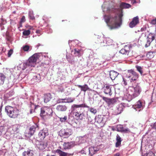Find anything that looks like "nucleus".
<instances>
[{"label":"nucleus","instance_id":"nucleus-1","mask_svg":"<svg viewBox=\"0 0 156 156\" xmlns=\"http://www.w3.org/2000/svg\"><path fill=\"white\" fill-rule=\"evenodd\" d=\"M123 16L122 12L118 16L114 17L105 15L104 19L107 25L111 30L119 27L122 23V17Z\"/></svg>","mask_w":156,"mask_h":156},{"label":"nucleus","instance_id":"nucleus-2","mask_svg":"<svg viewBox=\"0 0 156 156\" xmlns=\"http://www.w3.org/2000/svg\"><path fill=\"white\" fill-rule=\"evenodd\" d=\"M132 90L133 91V92L131 94H129L128 97L129 101L138 96L142 91L141 88L138 84H137L135 86L132 87Z\"/></svg>","mask_w":156,"mask_h":156},{"label":"nucleus","instance_id":"nucleus-3","mask_svg":"<svg viewBox=\"0 0 156 156\" xmlns=\"http://www.w3.org/2000/svg\"><path fill=\"white\" fill-rule=\"evenodd\" d=\"M5 111L8 115L11 118H15L19 115V111L17 109L9 106L5 107Z\"/></svg>","mask_w":156,"mask_h":156},{"label":"nucleus","instance_id":"nucleus-4","mask_svg":"<svg viewBox=\"0 0 156 156\" xmlns=\"http://www.w3.org/2000/svg\"><path fill=\"white\" fill-rule=\"evenodd\" d=\"M52 110L48 107H44L41 109L40 115L44 119L50 118L52 116Z\"/></svg>","mask_w":156,"mask_h":156},{"label":"nucleus","instance_id":"nucleus-5","mask_svg":"<svg viewBox=\"0 0 156 156\" xmlns=\"http://www.w3.org/2000/svg\"><path fill=\"white\" fill-rule=\"evenodd\" d=\"M81 108H89V107L85 103H83L80 105L73 104L71 106L72 111L73 112L76 116L77 113H80L81 110Z\"/></svg>","mask_w":156,"mask_h":156},{"label":"nucleus","instance_id":"nucleus-6","mask_svg":"<svg viewBox=\"0 0 156 156\" xmlns=\"http://www.w3.org/2000/svg\"><path fill=\"white\" fill-rule=\"evenodd\" d=\"M127 77L131 82H135L138 78V74L132 69L128 70Z\"/></svg>","mask_w":156,"mask_h":156},{"label":"nucleus","instance_id":"nucleus-7","mask_svg":"<svg viewBox=\"0 0 156 156\" xmlns=\"http://www.w3.org/2000/svg\"><path fill=\"white\" fill-rule=\"evenodd\" d=\"M39 53H35L29 58L27 62L29 66L31 67L35 66L36 61L39 58Z\"/></svg>","mask_w":156,"mask_h":156},{"label":"nucleus","instance_id":"nucleus-8","mask_svg":"<svg viewBox=\"0 0 156 156\" xmlns=\"http://www.w3.org/2000/svg\"><path fill=\"white\" fill-rule=\"evenodd\" d=\"M113 40L109 38H104L103 42H101V45L102 46H108V48L110 47H113V45L112 44Z\"/></svg>","mask_w":156,"mask_h":156},{"label":"nucleus","instance_id":"nucleus-9","mask_svg":"<svg viewBox=\"0 0 156 156\" xmlns=\"http://www.w3.org/2000/svg\"><path fill=\"white\" fill-rule=\"evenodd\" d=\"M72 129L69 128L62 129L59 132L60 136H63L65 138L68 137L72 134Z\"/></svg>","mask_w":156,"mask_h":156},{"label":"nucleus","instance_id":"nucleus-10","mask_svg":"<svg viewBox=\"0 0 156 156\" xmlns=\"http://www.w3.org/2000/svg\"><path fill=\"white\" fill-rule=\"evenodd\" d=\"M125 104L124 103H121L117 105L114 111V114L116 115L120 114L125 107Z\"/></svg>","mask_w":156,"mask_h":156},{"label":"nucleus","instance_id":"nucleus-11","mask_svg":"<svg viewBox=\"0 0 156 156\" xmlns=\"http://www.w3.org/2000/svg\"><path fill=\"white\" fill-rule=\"evenodd\" d=\"M112 85L105 84L103 87L104 93L106 94L111 96L112 94Z\"/></svg>","mask_w":156,"mask_h":156},{"label":"nucleus","instance_id":"nucleus-12","mask_svg":"<svg viewBox=\"0 0 156 156\" xmlns=\"http://www.w3.org/2000/svg\"><path fill=\"white\" fill-rule=\"evenodd\" d=\"M39 129V126L37 124H35L32 126L30 128L29 131L28 133V137L31 136L34 134L36 130H38Z\"/></svg>","mask_w":156,"mask_h":156},{"label":"nucleus","instance_id":"nucleus-13","mask_svg":"<svg viewBox=\"0 0 156 156\" xmlns=\"http://www.w3.org/2000/svg\"><path fill=\"white\" fill-rule=\"evenodd\" d=\"M48 134V129L47 128H44L40 131L38 133V136L41 140H42Z\"/></svg>","mask_w":156,"mask_h":156},{"label":"nucleus","instance_id":"nucleus-14","mask_svg":"<svg viewBox=\"0 0 156 156\" xmlns=\"http://www.w3.org/2000/svg\"><path fill=\"white\" fill-rule=\"evenodd\" d=\"M133 107L136 110V111L138 112L141 110L144 107V105L142 102L140 100L137 102Z\"/></svg>","mask_w":156,"mask_h":156},{"label":"nucleus","instance_id":"nucleus-15","mask_svg":"<svg viewBox=\"0 0 156 156\" xmlns=\"http://www.w3.org/2000/svg\"><path fill=\"white\" fill-rule=\"evenodd\" d=\"M155 38V35L150 33L147 38V42L145 44V47L147 48L150 46L151 43L154 40Z\"/></svg>","mask_w":156,"mask_h":156},{"label":"nucleus","instance_id":"nucleus-16","mask_svg":"<svg viewBox=\"0 0 156 156\" xmlns=\"http://www.w3.org/2000/svg\"><path fill=\"white\" fill-rule=\"evenodd\" d=\"M48 145L47 141H41L37 144V147L40 150H43L46 149Z\"/></svg>","mask_w":156,"mask_h":156},{"label":"nucleus","instance_id":"nucleus-17","mask_svg":"<svg viewBox=\"0 0 156 156\" xmlns=\"http://www.w3.org/2000/svg\"><path fill=\"white\" fill-rule=\"evenodd\" d=\"M75 145L74 141L64 142L63 144V148L65 150L70 149Z\"/></svg>","mask_w":156,"mask_h":156},{"label":"nucleus","instance_id":"nucleus-18","mask_svg":"<svg viewBox=\"0 0 156 156\" xmlns=\"http://www.w3.org/2000/svg\"><path fill=\"white\" fill-rule=\"evenodd\" d=\"M103 100L105 101L109 105L114 104L117 101V100L115 98H108L102 97Z\"/></svg>","mask_w":156,"mask_h":156},{"label":"nucleus","instance_id":"nucleus-19","mask_svg":"<svg viewBox=\"0 0 156 156\" xmlns=\"http://www.w3.org/2000/svg\"><path fill=\"white\" fill-rule=\"evenodd\" d=\"M56 152L58 154L59 156H70L73 155L74 153H69L62 151L59 149H57L56 151Z\"/></svg>","mask_w":156,"mask_h":156},{"label":"nucleus","instance_id":"nucleus-20","mask_svg":"<svg viewBox=\"0 0 156 156\" xmlns=\"http://www.w3.org/2000/svg\"><path fill=\"white\" fill-rule=\"evenodd\" d=\"M139 23V18L138 16L134 17L132 21L130 23L129 26L130 27L133 28Z\"/></svg>","mask_w":156,"mask_h":156},{"label":"nucleus","instance_id":"nucleus-21","mask_svg":"<svg viewBox=\"0 0 156 156\" xmlns=\"http://www.w3.org/2000/svg\"><path fill=\"white\" fill-rule=\"evenodd\" d=\"M95 122L99 124H101V127L104 126V123L102 122L103 121V118L101 115H98L96 116L95 118Z\"/></svg>","mask_w":156,"mask_h":156},{"label":"nucleus","instance_id":"nucleus-22","mask_svg":"<svg viewBox=\"0 0 156 156\" xmlns=\"http://www.w3.org/2000/svg\"><path fill=\"white\" fill-rule=\"evenodd\" d=\"M119 73L114 71H111L109 72V76L112 80H114L119 75Z\"/></svg>","mask_w":156,"mask_h":156},{"label":"nucleus","instance_id":"nucleus-23","mask_svg":"<svg viewBox=\"0 0 156 156\" xmlns=\"http://www.w3.org/2000/svg\"><path fill=\"white\" fill-rule=\"evenodd\" d=\"M78 87L80 88L81 91L85 92L87 90H90V89L88 87L87 84H84L83 85H77Z\"/></svg>","mask_w":156,"mask_h":156},{"label":"nucleus","instance_id":"nucleus-24","mask_svg":"<svg viewBox=\"0 0 156 156\" xmlns=\"http://www.w3.org/2000/svg\"><path fill=\"white\" fill-rule=\"evenodd\" d=\"M67 107L65 105L61 104L58 105L56 107V109L61 112H64L66 111Z\"/></svg>","mask_w":156,"mask_h":156},{"label":"nucleus","instance_id":"nucleus-25","mask_svg":"<svg viewBox=\"0 0 156 156\" xmlns=\"http://www.w3.org/2000/svg\"><path fill=\"white\" fill-rule=\"evenodd\" d=\"M51 94L48 93L44 94V103H47L51 99Z\"/></svg>","mask_w":156,"mask_h":156},{"label":"nucleus","instance_id":"nucleus-26","mask_svg":"<svg viewBox=\"0 0 156 156\" xmlns=\"http://www.w3.org/2000/svg\"><path fill=\"white\" fill-rule=\"evenodd\" d=\"M33 151L29 150L24 151L22 155L23 156H33Z\"/></svg>","mask_w":156,"mask_h":156},{"label":"nucleus","instance_id":"nucleus-27","mask_svg":"<svg viewBox=\"0 0 156 156\" xmlns=\"http://www.w3.org/2000/svg\"><path fill=\"white\" fill-rule=\"evenodd\" d=\"M75 116L79 119L80 120H82L83 119H84L86 117L84 113L82 112V113H81L80 112L79 113H77Z\"/></svg>","mask_w":156,"mask_h":156},{"label":"nucleus","instance_id":"nucleus-28","mask_svg":"<svg viewBox=\"0 0 156 156\" xmlns=\"http://www.w3.org/2000/svg\"><path fill=\"white\" fill-rule=\"evenodd\" d=\"M116 140L117 142L116 143V146L117 147L119 146L122 141L121 138L118 134H117L116 136Z\"/></svg>","mask_w":156,"mask_h":156},{"label":"nucleus","instance_id":"nucleus-29","mask_svg":"<svg viewBox=\"0 0 156 156\" xmlns=\"http://www.w3.org/2000/svg\"><path fill=\"white\" fill-rule=\"evenodd\" d=\"M30 113H32L34 111V110L36 109L37 107H39L38 105H35L33 103L30 102Z\"/></svg>","mask_w":156,"mask_h":156},{"label":"nucleus","instance_id":"nucleus-30","mask_svg":"<svg viewBox=\"0 0 156 156\" xmlns=\"http://www.w3.org/2000/svg\"><path fill=\"white\" fill-rule=\"evenodd\" d=\"M131 6L130 4L126 3H122L120 5L121 9L129 8L131 7Z\"/></svg>","mask_w":156,"mask_h":156},{"label":"nucleus","instance_id":"nucleus-31","mask_svg":"<svg viewBox=\"0 0 156 156\" xmlns=\"http://www.w3.org/2000/svg\"><path fill=\"white\" fill-rule=\"evenodd\" d=\"M88 137L85 135L83 136L80 137L79 138V141L81 143H84L88 141Z\"/></svg>","mask_w":156,"mask_h":156},{"label":"nucleus","instance_id":"nucleus-32","mask_svg":"<svg viewBox=\"0 0 156 156\" xmlns=\"http://www.w3.org/2000/svg\"><path fill=\"white\" fill-rule=\"evenodd\" d=\"M32 80L35 82H39L41 81V77L40 75L37 74V75L34 76Z\"/></svg>","mask_w":156,"mask_h":156},{"label":"nucleus","instance_id":"nucleus-33","mask_svg":"<svg viewBox=\"0 0 156 156\" xmlns=\"http://www.w3.org/2000/svg\"><path fill=\"white\" fill-rule=\"evenodd\" d=\"M127 47H125L124 48L122 49L119 51V52L122 54H128L129 51L127 49Z\"/></svg>","mask_w":156,"mask_h":156},{"label":"nucleus","instance_id":"nucleus-34","mask_svg":"<svg viewBox=\"0 0 156 156\" xmlns=\"http://www.w3.org/2000/svg\"><path fill=\"white\" fill-rule=\"evenodd\" d=\"M5 78V77L4 74H0V85L3 84Z\"/></svg>","mask_w":156,"mask_h":156},{"label":"nucleus","instance_id":"nucleus-35","mask_svg":"<svg viewBox=\"0 0 156 156\" xmlns=\"http://www.w3.org/2000/svg\"><path fill=\"white\" fill-rule=\"evenodd\" d=\"M67 60L71 64H73L74 63V59L73 57L69 56H66Z\"/></svg>","mask_w":156,"mask_h":156},{"label":"nucleus","instance_id":"nucleus-36","mask_svg":"<svg viewBox=\"0 0 156 156\" xmlns=\"http://www.w3.org/2000/svg\"><path fill=\"white\" fill-rule=\"evenodd\" d=\"M80 50L79 49H74V54L76 56H77L79 57L81 55L80 53Z\"/></svg>","mask_w":156,"mask_h":156},{"label":"nucleus","instance_id":"nucleus-37","mask_svg":"<svg viewBox=\"0 0 156 156\" xmlns=\"http://www.w3.org/2000/svg\"><path fill=\"white\" fill-rule=\"evenodd\" d=\"M94 149V147H92L88 148L89 154L91 156H92L94 154H95V150Z\"/></svg>","mask_w":156,"mask_h":156},{"label":"nucleus","instance_id":"nucleus-38","mask_svg":"<svg viewBox=\"0 0 156 156\" xmlns=\"http://www.w3.org/2000/svg\"><path fill=\"white\" fill-rule=\"evenodd\" d=\"M30 47L28 45H25L23 46L21 48V51H22L23 50L25 51H28L29 50H30Z\"/></svg>","mask_w":156,"mask_h":156},{"label":"nucleus","instance_id":"nucleus-39","mask_svg":"<svg viewBox=\"0 0 156 156\" xmlns=\"http://www.w3.org/2000/svg\"><path fill=\"white\" fill-rule=\"evenodd\" d=\"M32 27H30L29 30H24L23 33V34L25 36H28L30 33V31L29 29H31Z\"/></svg>","mask_w":156,"mask_h":156},{"label":"nucleus","instance_id":"nucleus-40","mask_svg":"<svg viewBox=\"0 0 156 156\" xmlns=\"http://www.w3.org/2000/svg\"><path fill=\"white\" fill-rule=\"evenodd\" d=\"M137 70L140 73L141 75H142L143 73V68H142L140 66H136Z\"/></svg>","mask_w":156,"mask_h":156},{"label":"nucleus","instance_id":"nucleus-41","mask_svg":"<svg viewBox=\"0 0 156 156\" xmlns=\"http://www.w3.org/2000/svg\"><path fill=\"white\" fill-rule=\"evenodd\" d=\"M29 16L30 18L32 20L35 19V17L33 15V12L32 11H30L29 12Z\"/></svg>","mask_w":156,"mask_h":156},{"label":"nucleus","instance_id":"nucleus-42","mask_svg":"<svg viewBox=\"0 0 156 156\" xmlns=\"http://www.w3.org/2000/svg\"><path fill=\"white\" fill-rule=\"evenodd\" d=\"M153 52L152 51H149L147 54V56L148 58H151L154 57Z\"/></svg>","mask_w":156,"mask_h":156},{"label":"nucleus","instance_id":"nucleus-43","mask_svg":"<svg viewBox=\"0 0 156 156\" xmlns=\"http://www.w3.org/2000/svg\"><path fill=\"white\" fill-rule=\"evenodd\" d=\"M75 100V98H69L64 101V102L66 103H71L73 102Z\"/></svg>","mask_w":156,"mask_h":156},{"label":"nucleus","instance_id":"nucleus-44","mask_svg":"<svg viewBox=\"0 0 156 156\" xmlns=\"http://www.w3.org/2000/svg\"><path fill=\"white\" fill-rule=\"evenodd\" d=\"M60 121L62 122H64L66 121L67 119V116L65 115L64 117H58Z\"/></svg>","mask_w":156,"mask_h":156},{"label":"nucleus","instance_id":"nucleus-45","mask_svg":"<svg viewBox=\"0 0 156 156\" xmlns=\"http://www.w3.org/2000/svg\"><path fill=\"white\" fill-rule=\"evenodd\" d=\"M123 128L122 125H118L117 126V130L118 131L122 132Z\"/></svg>","mask_w":156,"mask_h":156},{"label":"nucleus","instance_id":"nucleus-46","mask_svg":"<svg viewBox=\"0 0 156 156\" xmlns=\"http://www.w3.org/2000/svg\"><path fill=\"white\" fill-rule=\"evenodd\" d=\"M88 108H89V110L91 113L94 114L97 113V110L96 109L92 108H90V107Z\"/></svg>","mask_w":156,"mask_h":156},{"label":"nucleus","instance_id":"nucleus-47","mask_svg":"<svg viewBox=\"0 0 156 156\" xmlns=\"http://www.w3.org/2000/svg\"><path fill=\"white\" fill-rule=\"evenodd\" d=\"M23 67L22 68V69L23 70L25 69L27 67L30 66H29V65L28 64L27 62V61L25 63H24L23 64Z\"/></svg>","mask_w":156,"mask_h":156},{"label":"nucleus","instance_id":"nucleus-48","mask_svg":"<svg viewBox=\"0 0 156 156\" xmlns=\"http://www.w3.org/2000/svg\"><path fill=\"white\" fill-rule=\"evenodd\" d=\"M144 156H155L154 154L152 151H150L146 154Z\"/></svg>","mask_w":156,"mask_h":156},{"label":"nucleus","instance_id":"nucleus-49","mask_svg":"<svg viewBox=\"0 0 156 156\" xmlns=\"http://www.w3.org/2000/svg\"><path fill=\"white\" fill-rule=\"evenodd\" d=\"M93 99L95 101L98 100V97L97 94H94L93 96Z\"/></svg>","mask_w":156,"mask_h":156},{"label":"nucleus","instance_id":"nucleus-50","mask_svg":"<svg viewBox=\"0 0 156 156\" xmlns=\"http://www.w3.org/2000/svg\"><path fill=\"white\" fill-rule=\"evenodd\" d=\"M151 126L152 129L156 130V122L153 123H152Z\"/></svg>","mask_w":156,"mask_h":156},{"label":"nucleus","instance_id":"nucleus-51","mask_svg":"<svg viewBox=\"0 0 156 156\" xmlns=\"http://www.w3.org/2000/svg\"><path fill=\"white\" fill-rule=\"evenodd\" d=\"M66 100V99H59L57 101V103H60L61 102H64L63 101H65Z\"/></svg>","mask_w":156,"mask_h":156},{"label":"nucleus","instance_id":"nucleus-52","mask_svg":"<svg viewBox=\"0 0 156 156\" xmlns=\"http://www.w3.org/2000/svg\"><path fill=\"white\" fill-rule=\"evenodd\" d=\"M13 51L12 49L9 50L8 53V57H10L12 54Z\"/></svg>","mask_w":156,"mask_h":156},{"label":"nucleus","instance_id":"nucleus-53","mask_svg":"<svg viewBox=\"0 0 156 156\" xmlns=\"http://www.w3.org/2000/svg\"><path fill=\"white\" fill-rule=\"evenodd\" d=\"M122 132L124 133H127L128 132H129L130 131L128 128L125 129L124 128H123V129Z\"/></svg>","mask_w":156,"mask_h":156},{"label":"nucleus","instance_id":"nucleus-54","mask_svg":"<svg viewBox=\"0 0 156 156\" xmlns=\"http://www.w3.org/2000/svg\"><path fill=\"white\" fill-rule=\"evenodd\" d=\"M13 129L15 131H16V132H18V128L17 126H14L13 128Z\"/></svg>","mask_w":156,"mask_h":156},{"label":"nucleus","instance_id":"nucleus-55","mask_svg":"<svg viewBox=\"0 0 156 156\" xmlns=\"http://www.w3.org/2000/svg\"><path fill=\"white\" fill-rule=\"evenodd\" d=\"M25 21V17L24 16H23L21 19L20 22L21 23H23Z\"/></svg>","mask_w":156,"mask_h":156},{"label":"nucleus","instance_id":"nucleus-56","mask_svg":"<svg viewBox=\"0 0 156 156\" xmlns=\"http://www.w3.org/2000/svg\"><path fill=\"white\" fill-rule=\"evenodd\" d=\"M87 118L88 119V120L89 122H92V119L90 117V116H88L87 114Z\"/></svg>","mask_w":156,"mask_h":156},{"label":"nucleus","instance_id":"nucleus-57","mask_svg":"<svg viewBox=\"0 0 156 156\" xmlns=\"http://www.w3.org/2000/svg\"><path fill=\"white\" fill-rule=\"evenodd\" d=\"M151 23L153 24H156V19L153 20L151 21Z\"/></svg>","mask_w":156,"mask_h":156},{"label":"nucleus","instance_id":"nucleus-58","mask_svg":"<svg viewBox=\"0 0 156 156\" xmlns=\"http://www.w3.org/2000/svg\"><path fill=\"white\" fill-rule=\"evenodd\" d=\"M123 84H124V85L125 86L126 85H127V83L126 80H125L123 78Z\"/></svg>","mask_w":156,"mask_h":156},{"label":"nucleus","instance_id":"nucleus-59","mask_svg":"<svg viewBox=\"0 0 156 156\" xmlns=\"http://www.w3.org/2000/svg\"><path fill=\"white\" fill-rule=\"evenodd\" d=\"M86 149L84 148L83 150L81 151V152L82 154H86V152H85V150Z\"/></svg>","mask_w":156,"mask_h":156},{"label":"nucleus","instance_id":"nucleus-60","mask_svg":"<svg viewBox=\"0 0 156 156\" xmlns=\"http://www.w3.org/2000/svg\"><path fill=\"white\" fill-rule=\"evenodd\" d=\"M94 147V149H94L95 150V153H96V152L98 151L99 150V149L97 147Z\"/></svg>","mask_w":156,"mask_h":156},{"label":"nucleus","instance_id":"nucleus-61","mask_svg":"<svg viewBox=\"0 0 156 156\" xmlns=\"http://www.w3.org/2000/svg\"><path fill=\"white\" fill-rule=\"evenodd\" d=\"M114 156H120V154L119 153H117L115 154Z\"/></svg>","mask_w":156,"mask_h":156},{"label":"nucleus","instance_id":"nucleus-62","mask_svg":"<svg viewBox=\"0 0 156 156\" xmlns=\"http://www.w3.org/2000/svg\"><path fill=\"white\" fill-rule=\"evenodd\" d=\"M136 3V1L135 0H134L132 2V3L133 4H134V3Z\"/></svg>","mask_w":156,"mask_h":156},{"label":"nucleus","instance_id":"nucleus-63","mask_svg":"<svg viewBox=\"0 0 156 156\" xmlns=\"http://www.w3.org/2000/svg\"><path fill=\"white\" fill-rule=\"evenodd\" d=\"M42 45L41 44H38L37 45V47H39V46H41Z\"/></svg>","mask_w":156,"mask_h":156},{"label":"nucleus","instance_id":"nucleus-64","mask_svg":"<svg viewBox=\"0 0 156 156\" xmlns=\"http://www.w3.org/2000/svg\"><path fill=\"white\" fill-rule=\"evenodd\" d=\"M2 111V107L0 106V113Z\"/></svg>","mask_w":156,"mask_h":156}]
</instances>
